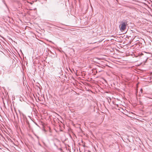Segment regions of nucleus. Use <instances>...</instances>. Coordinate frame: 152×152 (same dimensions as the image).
<instances>
[{"label": "nucleus", "instance_id": "obj_5", "mask_svg": "<svg viewBox=\"0 0 152 152\" xmlns=\"http://www.w3.org/2000/svg\"><path fill=\"white\" fill-rule=\"evenodd\" d=\"M111 134V132H110L108 134H109V136H108V137L110 138L111 137L113 138L112 136V134Z\"/></svg>", "mask_w": 152, "mask_h": 152}, {"label": "nucleus", "instance_id": "obj_3", "mask_svg": "<svg viewBox=\"0 0 152 152\" xmlns=\"http://www.w3.org/2000/svg\"><path fill=\"white\" fill-rule=\"evenodd\" d=\"M21 119H23L24 121H26L27 120L26 116L23 114H22V116H21Z\"/></svg>", "mask_w": 152, "mask_h": 152}, {"label": "nucleus", "instance_id": "obj_6", "mask_svg": "<svg viewBox=\"0 0 152 152\" xmlns=\"http://www.w3.org/2000/svg\"><path fill=\"white\" fill-rule=\"evenodd\" d=\"M140 104H141V102H140Z\"/></svg>", "mask_w": 152, "mask_h": 152}, {"label": "nucleus", "instance_id": "obj_4", "mask_svg": "<svg viewBox=\"0 0 152 152\" xmlns=\"http://www.w3.org/2000/svg\"><path fill=\"white\" fill-rule=\"evenodd\" d=\"M26 122L27 124V125L28 126V127L29 128H30V124H29L28 121V120H26Z\"/></svg>", "mask_w": 152, "mask_h": 152}, {"label": "nucleus", "instance_id": "obj_1", "mask_svg": "<svg viewBox=\"0 0 152 152\" xmlns=\"http://www.w3.org/2000/svg\"><path fill=\"white\" fill-rule=\"evenodd\" d=\"M126 23L125 22H123L121 24L120 26V29L121 31H124L126 29Z\"/></svg>", "mask_w": 152, "mask_h": 152}, {"label": "nucleus", "instance_id": "obj_2", "mask_svg": "<svg viewBox=\"0 0 152 152\" xmlns=\"http://www.w3.org/2000/svg\"><path fill=\"white\" fill-rule=\"evenodd\" d=\"M54 145L56 146L57 147H58V145L57 143L58 144H60V141L58 139H54Z\"/></svg>", "mask_w": 152, "mask_h": 152}]
</instances>
